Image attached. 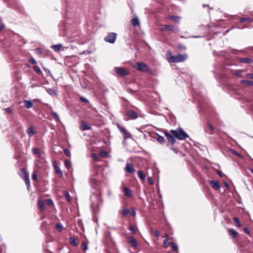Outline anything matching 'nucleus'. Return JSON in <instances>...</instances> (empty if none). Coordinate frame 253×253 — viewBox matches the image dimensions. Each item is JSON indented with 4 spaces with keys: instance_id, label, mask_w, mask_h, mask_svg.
Instances as JSON below:
<instances>
[{
    "instance_id": "1",
    "label": "nucleus",
    "mask_w": 253,
    "mask_h": 253,
    "mask_svg": "<svg viewBox=\"0 0 253 253\" xmlns=\"http://www.w3.org/2000/svg\"><path fill=\"white\" fill-rule=\"evenodd\" d=\"M170 132L179 140H185L189 137L188 135L180 127H178L176 130L171 129Z\"/></svg>"
},
{
    "instance_id": "2",
    "label": "nucleus",
    "mask_w": 253,
    "mask_h": 253,
    "mask_svg": "<svg viewBox=\"0 0 253 253\" xmlns=\"http://www.w3.org/2000/svg\"><path fill=\"white\" fill-rule=\"evenodd\" d=\"M170 54V56L169 59V62L172 63H177L184 61L187 57V55L186 54H178L177 55H172L170 51L168 52Z\"/></svg>"
},
{
    "instance_id": "3",
    "label": "nucleus",
    "mask_w": 253,
    "mask_h": 253,
    "mask_svg": "<svg viewBox=\"0 0 253 253\" xmlns=\"http://www.w3.org/2000/svg\"><path fill=\"white\" fill-rule=\"evenodd\" d=\"M136 69L142 72L147 73L149 74L153 73V71L145 63L137 62L136 63Z\"/></svg>"
},
{
    "instance_id": "4",
    "label": "nucleus",
    "mask_w": 253,
    "mask_h": 253,
    "mask_svg": "<svg viewBox=\"0 0 253 253\" xmlns=\"http://www.w3.org/2000/svg\"><path fill=\"white\" fill-rule=\"evenodd\" d=\"M117 126L121 132L123 134L125 139L131 138L132 135L130 133L128 132L124 127L121 126L119 124H117Z\"/></svg>"
},
{
    "instance_id": "5",
    "label": "nucleus",
    "mask_w": 253,
    "mask_h": 253,
    "mask_svg": "<svg viewBox=\"0 0 253 253\" xmlns=\"http://www.w3.org/2000/svg\"><path fill=\"white\" fill-rule=\"evenodd\" d=\"M117 38V34L115 33H109L104 38V41L106 42L114 43Z\"/></svg>"
},
{
    "instance_id": "6",
    "label": "nucleus",
    "mask_w": 253,
    "mask_h": 253,
    "mask_svg": "<svg viewBox=\"0 0 253 253\" xmlns=\"http://www.w3.org/2000/svg\"><path fill=\"white\" fill-rule=\"evenodd\" d=\"M121 214L125 216H127L128 214L132 216H135L136 215V211L134 208H131L130 211L128 209L123 207Z\"/></svg>"
},
{
    "instance_id": "7",
    "label": "nucleus",
    "mask_w": 253,
    "mask_h": 253,
    "mask_svg": "<svg viewBox=\"0 0 253 253\" xmlns=\"http://www.w3.org/2000/svg\"><path fill=\"white\" fill-rule=\"evenodd\" d=\"M115 71L121 77H125L128 74V71L122 67H116L115 68Z\"/></svg>"
},
{
    "instance_id": "8",
    "label": "nucleus",
    "mask_w": 253,
    "mask_h": 253,
    "mask_svg": "<svg viewBox=\"0 0 253 253\" xmlns=\"http://www.w3.org/2000/svg\"><path fill=\"white\" fill-rule=\"evenodd\" d=\"M164 27V28H162V31H173V32H178L179 29L178 28L175 26L173 25H163Z\"/></svg>"
},
{
    "instance_id": "9",
    "label": "nucleus",
    "mask_w": 253,
    "mask_h": 253,
    "mask_svg": "<svg viewBox=\"0 0 253 253\" xmlns=\"http://www.w3.org/2000/svg\"><path fill=\"white\" fill-rule=\"evenodd\" d=\"M128 243L131 245L134 249H136L138 246V243L136 239L131 236L127 238Z\"/></svg>"
},
{
    "instance_id": "10",
    "label": "nucleus",
    "mask_w": 253,
    "mask_h": 253,
    "mask_svg": "<svg viewBox=\"0 0 253 253\" xmlns=\"http://www.w3.org/2000/svg\"><path fill=\"white\" fill-rule=\"evenodd\" d=\"M165 134L167 137L168 141L172 145L175 143V137L173 134L171 135L167 131H165Z\"/></svg>"
},
{
    "instance_id": "11",
    "label": "nucleus",
    "mask_w": 253,
    "mask_h": 253,
    "mask_svg": "<svg viewBox=\"0 0 253 253\" xmlns=\"http://www.w3.org/2000/svg\"><path fill=\"white\" fill-rule=\"evenodd\" d=\"M124 169L129 173L131 174H133L135 172V170L133 167V166L128 163H127L126 164V167Z\"/></svg>"
},
{
    "instance_id": "12",
    "label": "nucleus",
    "mask_w": 253,
    "mask_h": 253,
    "mask_svg": "<svg viewBox=\"0 0 253 253\" xmlns=\"http://www.w3.org/2000/svg\"><path fill=\"white\" fill-rule=\"evenodd\" d=\"M80 129L82 130H90L91 127L86 122L82 121L80 125Z\"/></svg>"
},
{
    "instance_id": "13",
    "label": "nucleus",
    "mask_w": 253,
    "mask_h": 253,
    "mask_svg": "<svg viewBox=\"0 0 253 253\" xmlns=\"http://www.w3.org/2000/svg\"><path fill=\"white\" fill-rule=\"evenodd\" d=\"M214 130V127L209 123L207 124L205 128V131L210 134H213V131Z\"/></svg>"
},
{
    "instance_id": "14",
    "label": "nucleus",
    "mask_w": 253,
    "mask_h": 253,
    "mask_svg": "<svg viewBox=\"0 0 253 253\" xmlns=\"http://www.w3.org/2000/svg\"><path fill=\"white\" fill-rule=\"evenodd\" d=\"M90 183L93 188L97 189L100 184V182L94 178H91L90 180Z\"/></svg>"
},
{
    "instance_id": "15",
    "label": "nucleus",
    "mask_w": 253,
    "mask_h": 253,
    "mask_svg": "<svg viewBox=\"0 0 253 253\" xmlns=\"http://www.w3.org/2000/svg\"><path fill=\"white\" fill-rule=\"evenodd\" d=\"M22 170L23 171L25 174L24 180L25 182L27 187L28 188L30 186V181L29 177V174L24 169H22Z\"/></svg>"
},
{
    "instance_id": "16",
    "label": "nucleus",
    "mask_w": 253,
    "mask_h": 253,
    "mask_svg": "<svg viewBox=\"0 0 253 253\" xmlns=\"http://www.w3.org/2000/svg\"><path fill=\"white\" fill-rule=\"evenodd\" d=\"M209 182L215 190H218L220 188V184L218 181L210 180Z\"/></svg>"
},
{
    "instance_id": "17",
    "label": "nucleus",
    "mask_w": 253,
    "mask_h": 253,
    "mask_svg": "<svg viewBox=\"0 0 253 253\" xmlns=\"http://www.w3.org/2000/svg\"><path fill=\"white\" fill-rule=\"evenodd\" d=\"M126 115L133 119H135L138 117L137 114L133 110H128L126 112Z\"/></svg>"
},
{
    "instance_id": "18",
    "label": "nucleus",
    "mask_w": 253,
    "mask_h": 253,
    "mask_svg": "<svg viewBox=\"0 0 253 253\" xmlns=\"http://www.w3.org/2000/svg\"><path fill=\"white\" fill-rule=\"evenodd\" d=\"M123 191L126 196L128 197H132V191L130 189L124 187H123Z\"/></svg>"
},
{
    "instance_id": "19",
    "label": "nucleus",
    "mask_w": 253,
    "mask_h": 253,
    "mask_svg": "<svg viewBox=\"0 0 253 253\" xmlns=\"http://www.w3.org/2000/svg\"><path fill=\"white\" fill-rule=\"evenodd\" d=\"M239 61L244 63L248 64L253 62V60L249 58L240 57L239 58Z\"/></svg>"
},
{
    "instance_id": "20",
    "label": "nucleus",
    "mask_w": 253,
    "mask_h": 253,
    "mask_svg": "<svg viewBox=\"0 0 253 253\" xmlns=\"http://www.w3.org/2000/svg\"><path fill=\"white\" fill-rule=\"evenodd\" d=\"M131 24L134 27H137V26H139V25H140V22H139V19L137 17H135L133 18L131 20Z\"/></svg>"
},
{
    "instance_id": "21",
    "label": "nucleus",
    "mask_w": 253,
    "mask_h": 253,
    "mask_svg": "<svg viewBox=\"0 0 253 253\" xmlns=\"http://www.w3.org/2000/svg\"><path fill=\"white\" fill-rule=\"evenodd\" d=\"M245 71L244 70H237L233 71V74L235 76L243 78L244 77L243 76V73Z\"/></svg>"
},
{
    "instance_id": "22",
    "label": "nucleus",
    "mask_w": 253,
    "mask_h": 253,
    "mask_svg": "<svg viewBox=\"0 0 253 253\" xmlns=\"http://www.w3.org/2000/svg\"><path fill=\"white\" fill-rule=\"evenodd\" d=\"M38 206L42 211L44 210L45 209L44 203L41 199H39L38 200Z\"/></svg>"
},
{
    "instance_id": "23",
    "label": "nucleus",
    "mask_w": 253,
    "mask_h": 253,
    "mask_svg": "<svg viewBox=\"0 0 253 253\" xmlns=\"http://www.w3.org/2000/svg\"><path fill=\"white\" fill-rule=\"evenodd\" d=\"M62 47V44L59 43V44H57L52 45L51 46V48L52 49H53L55 52H57L60 50V49H61V48Z\"/></svg>"
},
{
    "instance_id": "24",
    "label": "nucleus",
    "mask_w": 253,
    "mask_h": 253,
    "mask_svg": "<svg viewBox=\"0 0 253 253\" xmlns=\"http://www.w3.org/2000/svg\"><path fill=\"white\" fill-rule=\"evenodd\" d=\"M24 105L27 108H30L33 106V102L31 100H24Z\"/></svg>"
},
{
    "instance_id": "25",
    "label": "nucleus",
    "mask_w": 253,
    "mask_h": 253,
    "mask_svg": "<svg viewBox=\"0 0 253 253\" xmlns=\"http://www.w3.org/2000/svg\"><path fill=\"white\" fill-rule=\"evenodd\" d=\"M228 233L230 236L232 237V238H235L238 235V233L236 231H235L233 229H230L228 231Z\"/></svg>"
},
{
    "instance_id": "26",
    "label": "nucleus",
    "mask_w": 253,
    "mask_h": 253,
    "mask_svg": "<svg viewBox=\"0 0 253 253\" xmlns=\"http://www.w3.org/2000/svg\"><path fill=\"white\" fill-rule=\"evenodd\" d=\"M54 168L55 170V172L59 174L60 176H63V172L60 169V168L57 166L54 165Z\"/></svg>"
},
{
    "instance_id": "27",
    "label": "nucleus",
    "mask_w": 253,
    "mask_h": 253,
    "mask_svg": "<svg viewBox=\"0 0 253 253\" xmlns=\"http://www.w3.org/2000/svg\"><path fill=\"white\" fill-rule=\"evenodd\" d=\"M26 132L28 135L30 137L33 136L35 133L33 128L32 127H28L26 130Z\"/></svg>"
},
{
    "instance_id": "28",
    "label": "nucleus",
    "mask_w": 253,
    "mask_h": 253,
    "mask_svg": "<svg viewBox=\"0 0 253 253\" xmlns=\"http://www.w3.org/2000/svg\"><path fill=\"white\" fill-rule=\"evenodd\" d=\"M241 84H245L246 85L249 86H253V81L249 80H242L240 82Z\"/></svg>"
},
{
    "instance_id": "29",
    "label": "nucleus",
    "mask_w": 253,
    "mask_h": 253,
    "mask_svg": "<svg viewBox=\"0 0 253 253\" xmlns=\"http://www.w3.org/2000/svg\"><path fill=\"white\" fill-rule=\"evenodd\" d=\"M137 174L141 180H144L145 179L146 176L142 171L138 170L137 171Z\"/></svg>"
},
{
    "instance_id": "30",
    "label": "nucleus",
    "mask_w": 253,
    "mask_h": 253,
    "mask_svg": "<svg viewBox=\"0 0 253 253\" xmlns=\"http://www.w3.org/2000/svg\"><path fill=\"white\" fill-rule=\"evenodd\" d=\"M169 18L177 23L179 22L180 17L178 16L169 15Z\"/></svg>"
},
{
    "instance_id": "31",
    "label": "nucleus",
    "mask_w": 253,
    "mask_h": 253,
    "mask_svg": "<svg viewBox=\"0 0 253 253\" xmlns=\"http://www.w3.org/2000/svg\"><path fill=\"white\" fill-rule=\"evenodd\" d=\"M156 134H157V141L159 142V143H161V144L164 143V137L162 136H161V135H159V134H158L157 133Z\"/></svg>"
},
{
    "instance_id": "32",
    "label": "nucleus",
    "mask_w": 253,
    "mask_h": 253,
    "mask_svg": "<svg viewBox=\"0 0 253 253\" xmlns=\"http://www.w3.org/2000/svg\"><path fill=\"white\" fill-rule=\"evenodd\" d=\"M33 69H34V71L38 74H41L42 73V72L39 66H34Z\"/></svg>"
},
{
    "instance_id": "33",
    "label": "nucleus",
    "mask_w": 253,
    "mask_h": 253,
    "mask_svg": "<svg viewBox=\"0 0 253 253\" xmlns=\"http://www.w3.org/2000/svg\"><path fill=\"white\" fill-rule=\"evenodd\" d=\"M55 228L59 231H61L62 230V229H63V227L62 224L60 223H56L55 225Z\"/></svg>"
},
{
    "instance_id": "34",
    "label": "nucleus",
    "mask_w": 253,
    "mask_h": 253,
    "mask_svg": "<svg viewBox=\"0 0 253 253\" xmlns=\"http://www.w3.org/2000/svg\"><path fill=\"white\" fill-rule=\"evenodd\" d=\"M69 240H70V243L72 245H73L74 246H76L77 245L76 243V239L75 238L70 237L69 238Z\"/></svg>"
},
{
    "instance_id": "35",
    "label": "nucleus",
    "mask_w": 253,
    "mask_h": 253,
    "mask_svg": "<svg viewBox=\"0 0 253 253\" xmlns=\"http://www.w3.org/2000/svg\"><path fill=\"white\" fill-rule=\"evenodd\" d=\"M51 115L53 117L54 119H55V120L56 121H58L59 120V118L56 113H55L54 112H52L51 113Z\"/></svg>"
},
{
    "instance_id": "36",
    "label": "nucleus",
    "mask_w": 253,
    "mask_h": 253,
    "mask_svg": "<svg viewBox=\"0 0 253 253\" xmlns=\"http://www.w3.org/2000/svg\"><path fill=\"white\" fill-rule=\"evenodd\" d=\"M64 196L68 202H70L71 201V198L70 196L69 193L68 192H65L64 194Z\"/></svg>"
},
{
    "instance_id": "37",
    "label": "nucleus",
    "mask_w": 253,
    "mask_h": 253,
    "mask_svg": "<svg viewBox=\"0 0 253 253\" xmlns=\"http://www.w3.org/2000/svg\"><path fill=\"white\" fill-rule=\"evenodd\" d=\"M129 229L132 234H135L136 233V230L134 226L132 225H130Z\"/></svg>"
},
{
    "instance_id": "38",
    "label": "nucleus",
    "mask_w": 253,
    "mask_h": 253,
    "mask_svg": "<svg viewBox=\"0 0 253 253\" xmlns=\"http://www.w3.org/2000/svg\"><path fill=\"white\" fill-rule=\"evenodd\" d=\"M32 152L35 155H40V151L37 148H34L32 149Z\"/></svg>"
},
{
    "instance_id": "39",
    "label": "nucleus",
    "mask_w": 253,
    "mask_h": 253,
    "mask_svg": "<svg viewBox=\"0 0 253 253\" xmlns=\"http://www.w3.org/2000/svg\"><path fill=\"white\" fill-rule=\"evenodd\" d=\"M171 248L174 251H175V252L178 251V248L177 245L176 244L172 243L171 244Z\"/></svg>"
},
{
    "instance_id": "40",
    "label": "nucleus",
    "mask_w": 253,
    "mask_h": 253,
    "mask_svg": "<svg viewBox=\"0 0 253 253\" xmlns=\"http://www.w3.org/2000/svg\"><path fill=\"white\" fill-rule=\"evenodd\" d=\"M233 219H234V221L236 223L237 226V227H240L241 226V223H240L239 219L238 217H234Z\"/></svg>"
},
{
    "instance_id": "41",
    "label": "nucleus",
    "mask_w": 253,
    "mask_h": 253,
    "mask_svg": "<svg viewBox=\"0 0 253 253\" xmlns=\"http://www.w3.org/2000/svg\"><path fill=\"white\" fill-rule=\"evenodd\" d=\"M80 100L82 101V102L87 103L89 102V101L88 99H87L86 98H85L84 96H81L80 97Z\"/></svg>"
},
{
    "instance_id": "42",
    "label": "nucleus",
    "mask_w": 253,
    "mask_h": 253,
    "mask_svg": "<svg viewBox=\"0 0 253 253\" xmlns=\"http://www.w3.org/2000/svg\"><path fill=\"white\" fill-rule=\"evenodd\" d=\"M163 246L166 248H168L169 247L168 239H165L164 240Z\"/></svg>"
},
{
    "instance_id": "43",
    "label": "nucleus",
    "mask_w": 253,
    "mask_h": 253,
    "mask_svg": "<svg viewBox=\"0 0 253 253\" xmlns=\"http://www.w3.org/2000/svg\"><path fill=\"white\" fill-rule=\"evenodd\" d=\"M65 165L67 168L69 169L71 166L70 161H69L68 160H65Z\"/></svg>"
},
{
    "instance_id": "44",
    "label": "nucleus",
    "mask_w": 253,
    "mask_h": 253,
    "mask_svg": "<svg viewBox=\"0 0 253 253\" xmlns=\"http://www.w3.org/2000/svg\"><path fill=\"white\" fill-rule=\"evenodd\" d=\"M46 202L47 204L49 206L53 205V202L52 200L50 199H46Z\"/></svg>"
},
{
    "instance_id": "45",
    "label": "nucleus",
    "mask_w": 253,
    "mask_h": 253,
    "mask_svg": "<svg viewBox=\"0 0 253 253\" xmlns=\"http://www.w3.org/2000/svg\"><path fill=\"white\" fill-rule=\"evenodd\" d=\"M82 250L84 251H86L87 249V245L84 242H83L82 243Z\"/></svg>"
},
{
    "instance_id": "46",
    "label": "nucleus",
    "mask_w": 253,
    "mask_h": 253,
    "mask_svg": "<svg viewBox=\"0 0 253 253\" xmlns=\"http://www.w3.org/2000/svg\"><path fill=\"white\" fill-rule=\"evenodd\" d=\"M249 20H250V18L249 17H244V18H241L240 19V21L241 22H245L248 21Z\"/></svg>"
},
{
    "instance_id": "47",
    "label": "nucleus",
    "mask_w": 253,
    "mask_h": 253,
    "mask_svg": "<svg viewBox=\"0 0 253 253\" xmlns=\"http://www.w3.org/2000/svg\"><path fill=\"white\" fill-rule=\"evenodd\" d=\"M64 152L66 156L70 157L71 154H70V151L68 149H65L64 150Z\"/></svg>"
},
{
    "instance_id": "48",
    "label": "nucleus",
    "mask_w": 253,
    "mask_h": 253,
    "mask_svg": "<svg viewBox=\"0 0 253 253\" xmlns=\"http://www.w3.org/2000/svg\"><path fill=\"white\" fill-rule=\"evenodd\" d=\"M32 179L34 181H36L37 180V175L36 172L33 173L32 175Z\"/></svg>"
},
{
    "instance_id": "49",
    "label": "nucleus",
    "mask_w": 253,
    "mask_h": 253,
    "mask_svg": "<svg viewBox=\"0 0 253 253\" xmlns=\"http://www.w3.org/2000/svg\"><path fill=\"white\" fill-rule=\"evenodd\" d=\"M29 62L32 64H37V61H36V60L35 59H34L33 58H30L29 59Z\"/></svg>"
},
{
    "instance_id": "50",
    "label": "nucleus",
    "mask_w": 253,
    "mask_h": 253,
    "mask_svg": "<svg viewBox=\"0 0 253 253\" xmlns=\"http://www.w3.org/2000/svg\"><path fill=\"white\" fill-rule=\"evenodd\" d=\"M177 47L180 50H182V49H186V47L184 45H183L182 44H180L178 45Z\"/></svg>"
},
{
    "instance_id": "51",
    "label": "nucleus",
    "mask_w": 253,
    "mask_h": 253,
    "mask_svg": "<svg viewBox=\"0 0 253 253\" xmlns=\"http://www.w3.org/2000/svg\"><path fill=\"white\" fill-rule=\"evenodd\" d=\"M5 112L8 114H10L12 113V110L10 108H6L5 109Z\"/></svg>"
},
{
    "instance_id": "52",
    "label": "nucleus",
    "mask_w": 253,
    "mask_h": 253,
    "mask_svg": "<svg viewBox=\"0 0 253 253\" xmlns=\"http://www.w3.org/2000/svg\"><path fill=\"white\" fill-rule=\"evenodd\" d=\"M148 182L149 184L150 185H153L154 183L153 180L151 177H149L148 178Z\"/></svg>"
},
{
    "instance_id": "53",
    "label": "nucleus",
    "mask_w": 253,
    "mask_h": 253,
    "mask_svg": "<svg viewBox=\"0 0 253 253\" xmlns=\"http://www.w3.org/2000/svg\"><path fill=\"white\" fill-rule=\"evenodd\" d=\"M230 151L231 152L232 154L235 155L236 156H240V155L239 154V153L238 152H237L236 151H235L233 150H231V149L230 150Z\"/></svg>"
},
{
    "instance_id": "54",
    "label": "nucleus",
    "mask_w": 253,
    "mask_h": 253,
    "mask_svg": "<svg viewBox=\"0 0 253 253\" xmlns=\"http://www.w3.org/2000/svg\"><path fill=\"white\" fill-rule=\"evenodd\" d=\"M247 77L251 79H253V73H248L247 74Z\"/></svg>"
},
{
    "instance_id": "55",
    "label": "nucleus",
    "mask_w": 253,
    "mask_h": 253,
    "mask_svg": "<svg viewBox=\"0 0 253 253\" xmlns=\"http://www.w3.org/2000/svg\"><path fill=\"white\" fill-rule=\"evenodd\" d=\"M217 174L220 177H222L223 174H222V172L220 170H217L216 171Z\"/></svg>"
},
{
    "instance_id": "56",
    "label": "nucleus",
    "mask_w": 253,
    "mask_h": 253,
    "mask_svg": "<svg viewBox=\"0 0 253 253\" xmlns=\"http://www.w3.org/2000/svg\"><path fill=\"white\" fill-rule=\"evenodd\" d=\"M154 234L157 237L160 236V233H159L158 230L155 231H154Z\"/></svg>"
},
{
    "instance_id": "57",
    "label": "nucleus",
    "mask_w": 253,
    "mask_h": 253,
    "mask_svg": "<svg viewBox=\"0 0 253 253\" xmlns=\"http://www.w3.org/2000/svg\"><path fill=\"white\" fill-rule=\"evenodd\" d=\"M244 231L247 234H248V235L250 234V231H249V230L248 229V228L247 227L244 228Z\"/></svg>"
},
{
    "instance_id": "58",
    "label": "nucleus",
    "mask_w": 253,
    "mask_h": 253,
    "mask_svg": "<svg viewBox=\"0 0 253 253\" xmlns=\"http://www.w3.org/2000/svg\"><path fill=\"white\" fill-rule=\"evenodd\" d=\"M35 166L37 167H39L40 164L41 163V162L39 160H36L35 161Z\"/></svg>"
},
{
    "instance_id": "59",
    "label": "nucleus",
    "mask_w": 253,
    "mask_h": 253,
    "mask_svg": "<svg viewBox=\"0 0 253 253\" xmlns=\"http://www.w3.org/2000/svg\"><path fill=\"white\" fill-rule=\"evenodd\" d=\"M127 91L129 93H134V91L132 89H131V88H128V90H127Z\"/></svg>"
},
{
    "instance_id": "60",
    "label": "nucleus",
    "mask_w": 253,
    "mask_h": 253,
    "mask_svg": "<svg viewBox=\"0 0 253 253\" xmlns=\"http://www.w3.org/2000/svg\"><path fill=\"white\" fill-rule=\"evenodd\" d=\"M4 28V26L3 24L0 25V31H1Z\"/></svg>"
},
{
    "instance_id": "61",
    "label": "nucleus",
    "mask_w": 253,
    "mask_h": 253,
    "mask_svg": "<svg viewBox=\"0 0 253 253\" xmlns=\"http://www.w3.org/2000/svg\"><path fill=\"white\" fill-rule=\"evenodd\" d=\"M165 236L166 237V239H169V235L168 234L166 233Z\"/></svg>"
},
{
    "instance_id": "62",
    "label": "nucleus",
    "mask_w": 253,
    "mask_h": 253,
    "mask_svg": "<svg viewBox=\"0 0 253 253\" xmlns=\"http://www.w3.org/2000/svg\"><path fill=\"white\" fill-rule=\"evenodd\" d=\"M36 50L38 51V52H39V53H41L40 49L39 48H37V49H36Z\"/></svg>"
},
{
    "instance_id": "63",
    "label": "nucleus",
    "mask_w": 253,
    "mask_h": 253,
    "mask_svg": "<svg viewBox=\"0 0 253 253\" xmlns=\"http://www.w3.org/2000/svg\"><path fill=\"white\" fill-rule=\"evenodd\" d=\"M38 157L39 158H42L41 153H40V155H38Z\"/></svg>"
},
{
    "instance_id": "64",
    "label": "nucleus",
    "mask_w": 253,
    "mask_h": 253,
    "mask_svg": "<svg viewBox=\"0 0 253 253\" xmlns=\"http://www.w3.org/2000/svg\"><path fill=\"white\" fill-rule=\"evenodd\" d=\"M224 184H225V186H226V187H228V184H227L226 182H224Z\"/></svg>"
}]
</instances>
